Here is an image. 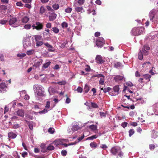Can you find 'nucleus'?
Wrapping results in <instances>:
<instances>
[{
  "instance_id": "f257e3e1",
  "label": "nucleus",
  "mask_w": 158,
  "mask_h": 158,
  "mask_svg": "<svg viewBox=\"0 0 158 158\" xmlns=\"http://www.w3.org/2000/svg\"><path fill=\"white\" fill-rule=\"evenodd\" d=\"M33 89L37 98L38 96L44 97L45 96L44 88L41 85H35L33 86Z\"/></svg>"
},
{
  "instance_id": "f03ea898",
  "label": "nucleus",
  "mask_w": 158,
  "mask_h": 158,
  "mask_svg": "<svg viewBox=\"0 0 158 158\" xmlns=\"http://www.w3.org/2000/svg\"><path fill=\"white\" fill-rule=\"evenodd\" d=\"M157 12V10L155 9H153L151 10L148 15L149 17L150 21L154 23H157V21L155 20V16Z\"/></svg>"
},
{
  "instance_id": "7ed1b4c3",
  "label": "nucleus",
  "mask_w": 158,
  "mask_h": 158,
  "mask_svg": "<svg viewBox=\"0 0 158 158\" xmlns=\"http://www.w3.org/2000/svg\"><path fill=\"white\" fill-rule=\"evenodd\" d=\"M111 152L113 154H118L120 157H121L123 155V153L121 151L120 148L118 147H114L112 148L111 150Z\"/></svg>"
},
{
  "instance_id": "20e7f679",
  "label": "nucleus",
  "mask_w": 158,
  "mask_h": 158,
  "mask_svg": "<svg viewBox=\"0 0 158 158\" xmlns=\"http://www.w3.org/2000/svg\"><path fill=\"white\" fill-rule=\"evenodd\" d=\"M31 37H26L25 38L23 41V44L24 48H26L31 46Z\"/></svg>"
},
{
  "instance_id": "39448f33",
  "label": "nucleus",
  "mask_w": 158,
  "mask_h": 158,
  "mask_svg": "<svg viewBox=\"0 0 158 158\" xmlns=\"http://www.w3.org/2000/svg\"><path fill=\"white\" fill-rule=\"evenodd\" d=\"M32 27L33 29H36L37 30H40L43 29V25L39 22H37L35 24H33Z\"/></svg>"
},
{
  "instance_id": "423d86ee",
  "label": "nucleus",
  "mask_w": 158,
  "mask_h": 158,
  "mask_svg": "<svg viewBox=\"0 0 158 158\" xmlns=\"http://www.w3.org/2000/svg\"><path fill=\"white\" fill-rule=\"evenodd\" d=\"M9 24L14 27H16L19 25V24L18 23L16 19L15 18H12L10 20Z\"/></svg>"
},
{
  "instance_id": "0eeeda50",
  "label": "nucleus",
  "mask_w": 158,
  "mask_h": 158,
  "mask_svg": "<svg viewBox=\"0 0 158 158\" xmlns=\"http://www.w3.org/2000/svg\"><path fill=\"white\" fill-rule=\"evenodd\" d=\"M105 41L102 37L99 38L97 40L96 42V45L98 47H101L104 44Z\"/></svg>"
},
{
  "instance_id": "6e6552de",
  "label": "nucleus",
  "mask_w": 158,
  "mask_h": 158,
  "mask_svg": "<svg viewBox=\"0 0 158 158\" xmlns=\"http://www.w3.org/2000/svg\"><path fill=\"white\" fill-rule=\"evenodd\" d=\"M71 126L74 132L78 131L80 128L79 124L76 122L73 123Z\"/></svg>"
},
{
  "instance_id": "1a4fd4ad",
  "label": "nucleus",
  "mask_w": 158,
  "mask_h": 158,
  "mask_svg": "<svg viewBox=\"0 0 158 158\" xmlns=\"http://www.w3.org/2000/svg\"><path fill=\"white\" fill-rule=\"evenodd\" d=\"M74 6L75 7V10L77 12L82 13L84 12L83 8L81 7H78L77 3L74 2Z\"/></svg>"
},
{
  "instance_id": "9d476101",
  "label": "nucleus",
  "mask_w": 158,
  "mask_h": 158,
  "mask_svg": "<svg viewBox=\"0 0 158 158\" xmlns=\"http://www.w3.org/2000/svg\"><path fill=\"white\" fill-rule=\"evenodd\" d=\"M150 49V47L148 45H145L144 46L143 48L141 50L143 54L144 55H147L148 53V50Z\"/></svg>"
},
{
  "instance_id": "9b49d317",
  "label": "nucleus",
  "mask_w": 158,
  "mask_h": 158,
  "mask_svg": "<svg viewBox=\"0 0 158 158\" xmlns=\"http://www.w3.org/2000/svg\"><path fill=\"white\" fill-rule=\"evenodd\" d=\"M142 78H143V81L145 82H148L150 81V78L151 77V75L149 74H145L141 76Z\"/></svg>"
},
{
  "instance_id": "f8f14e48",
  "label": "nucleus",
  "mask_w": 158,
  "mask_h": 158,
  "mask_svg": "<svg viewBox=\"0 0 158 158\" xmlns=\"http://www.w3.org/2000/svg\"><path fill=\"white\" fill-rule=\"evenodd\" d=\"M7 87L4 83H1L0 84V92L3 93L6 91Z\"/></svg>"
},
{
  "instance_id": "ddd939ff",
  "label": "nucleus",
  "mask_w": 158,
  "mask_h": 158,
  "mask_svg": "<svg viewBox=\"0 0 158 158\" xmlns=\"http://www.w3.org/2000/svg\"><path fill=\"white\" fill-rule=\"evenodd\" d=\"M131 33L134 35H140V32L138 31L137 27L133 28L131 30Z\"/></svg>"
},
{
  "instance_id": "4468645a",
  "label": "nucleus",
  "mask_w": 158,
  "mask_h": 158,
  "mask_svg": "<svg viewBox=\"0 0 158 158\" xmlns=\"http://www.w3.org/2000/svg\"><path fill=\"white\" fill-rule=\"evenodd\" d=\"M96 60L97 62L99 64H102L104 61L103 60L102 57L100 55H98L96 56Z\"/></svg>"
},
{
  "instance_id": "2eb2a0df",
  "label": "nucleus",
  "mask_w": 158,
  "mask_h": 158,
  "mask_svg": "<svg viewBox=\"0 0 158 158\" xmlns=\"http://www.w3.org/2000/svg\"><path fill=\"white\" fill-rule=\"evenodd\" d=\"M151 66V64L149 62L144 63L143 64V67L144 69H149Z\"/></svg>"
},
{
  "instance_id": "dca6fc26",
  "label": "nucleus",
  "mask_w": 158,
  "mask_h": 158,
  "mask_svg": "<svg viewBox=\"0 0 158 158\" xmlns=\"http://www.w3.org/2000/svg\"><path fill=\"white\" fill-rule=\"evenodd\" d=\"M17 114L21 117H23L24 115V112L23 110L19 109L16 112Z\"/></svg>"
},
{
  "instance_id": "f3484780",
  "label": "nucleus",
  "mask_w": 158,
  "mask_h": 158,
  "mask_svg": "<svg viewBox=\"0 0 158 158\" xmlns=\"http://www.w3.org/2000/svg\"><path fill=\"white\" fill-rule=\"evenodd\" d=\"M57 15L54 13H52L49 16V20L52 21L54 20L56 17Z\"/></svg>"
},
{
  "instance_id": "a211bd4d",
  "label": "nucleus",
  "mask_w": 158,
  "mask_h": 158,
  "mask_svg": "<svg viewBox=\"0 0 158 158\" xmlns=\"http://www.w3.org/2000/svg\"><path fill=\"white\" fill-rule=\"evenodd\" d=\"M44 45L48 48V50L49 51L51 52H54V49L53 47L51 45H50L48 43H45Z\"/></svg>"
},
{
  "instance_id": "6ab92c4d",
  "label": "nucleus",
  "mask_w": 158,
  "mask_h": 158,
  "mask_svg": "<svg viewBox=\"0 0 158 158\" xmlns=\"http://www.w3.org/2000/svg\"><path fill=\"white\" fill-rule=\"evenodd\" d=\"M113 90L114 92V93L113 94V95L115 96L117 95L119 93V88L118 85H116L113 88Z\"/></svg>"
},
{
  "instance_id": "aec40b11",
  "label": "nucleus",
  "mask_w": 158,
  "mask_h": 158,
  "mask_svg": "<svg viewBox=\"0 0 158 158\" xmlns=\"http://www.w3.org/2000/svg\"><path fill=\"white\" fill-rule=\"evenodd\" d=\"M42 62V60L40 59L38 60L37 62H36L34 64V66L36 68H37L40 66Z\"/></svg>"
},
{
  "instance_id": "412c9836",
  "label": "nucleus",
  "mask_w": 158,
  "mask_h": 158,
  "mask_svg": "<svg viewBox=\"0 0 158 158\" xmlns=\"http://www.w3.org/2000/svg\"><path fill=\"white\" fill-rule=\"evenodd\" d=\"M123 76L120 75H116L114 77V79L116 81H118L122 80L123 79Z\"/></svg>"
},
{
  "instance_id": "4be33fe9",
  "label": "nucleus",
  "mask_w": 158,
  "mask_h": 158,
  "mask_svg": "<svg viewBox=\"0 0 158 158\" xmlns=\"http://www.w3.org/2000/svg\"><path fill=\"white\" fill-rule=\"evenodd\" d=\"M121 63L119 62H115L114 63V67L116 68H119L123 67Z\"/></svg>"
},
{
  "instance_id": "5701e85b",
  "label": "nucleus",
  "mask_w": 158,
  "mask_h": 158,
  "mask_svg": "<svg viewBox=\"0 0 158 158\" xmlns=\"http://www.w3.org/2000/svg\"><path fill=\"white\" fill-rule=\"evenodd\" d=\"M8 137L11 139H14L16 137L17 135L13 132H9L8 134Z\"/></svg>"
},
{
  "instance_id": "b1692460",
  "label": "nucleus",
  "mask_w": 158,
  "mask_h": 158,
  "mask_svg": "<svg viewBox=\"0 0 158 158\" xmlns=\"http://www.w3.org/2000/svg\"><path fill=\"white\" fill-rule=\"evenodd\" d=\"M73 132H74V131H73L71 126L69 127L67 130L68 134L69 135H72Z\"/></svg>"
},
{
  "instance_id": "393cba45",
  "label": "nucleus",
  "mask_w": 158,
  "mask_h": 158,
  "mask_svg": "<svg viewBox=\"0 0 158 158\" xmlns=\"http://www.w3.org/2000/svg\"><path fill=\"white\" fill-rule=\"evenodd\" d=\"M61 141L59 139H57L55 140L53 142V143L54 144V145L56 146H57L60 144H61L62 143Z\"/></svg>"
},
{
  "instance_id": "a878e982",
  "label": "nucleus",
  "mask_w": 158,
  "mask_h": 158,
  "mask_svg": "<svg viewBox=\"0 0 158 158\" xmlns=\"http://www.w3.org/2000/svg\"><path fill=\"white\" fill-rule=\"evenodd\" d=\"M84 135H83L81 137H79L78 138V141H76L74 142L71 143V144H69V145H73L75 144L76 143H77L78 142H79L81 140H82L84 138Z\"/></svg>"
},
{
  "instance_id": "bb28decb",
  "label": "nucleus",
  "mask_w": 158,
  "mask_h": 158,
  "mask_svg": "<svg viewBox=\"0 0 158 158\" xmlns=\"http://www.w3.org/2000/svg\"><path fill=\"white\" fill-rule=\"evenodd\" d=\"M89 128L92 131H95L97 130V126L95 125H92L89 126Z\"/></svg>"
},
{
  "instance_id": "cd10ccee",
  "label": "nucleus",
  "mask_w": 158,
  "mask_h": 158,
  "mask_svg": "<svg viewBox=\"0 0 158 158\" xmlns=\"http://www.w3.org/2000/svg\"><path fill=\"white\" fill-rule=\"evenodd\" d=\"M82 28V26L81 24H78L76 26L74 29L75 31H80L81 30Z\"/></svg>"
},
{
  "instance_id": "c85d7f7f",
  "label": "nucleus",
  "mask_w": 158,
  "mask_h": 158,
  "mask_svg": "<svg viewBox=\"0 0 158 158\" xmlns=\"http://www.w3.org/2000/svg\"><path fill=\"white\" fill-rule=\"evenodd\" d=\"M138 31L140 32V34H143L144 33V28L143 27H137Z\"/></svg>"
},
{
  "instance_id": "c756f323",
  "label": "nucleus",
  "mask_w": 158,
  "mask_h": 158,
  "mask_svg": "<svg viewBox=\"0 0 158 158\" xmlns=\"http://www.w3.org/2000/svg\"><path fill=\"white\" fill-rule=\"evenodd\" d=\"M50 64L51 62L50 61H48L46 62L43 65V68L44 69L47 68Z\"/></svg>"
},
{
  "instance_id": "7c9ffc66",
  "label": "nucleus",
  "mask_w": 158,
  "mask_h": 158,
  "mask_svg": "<svg viewBox=\"0 0 158 158\" xmlns=\"http://www.w3.org/2000/svg\"><path fill=\"white\" fill-rule=\"evenodd\" d=\"M158 135H157V133L154 130L152 131V134L151 135L152 137L154 139L156 138L157 137Z\"/></svg>"
},
{
  "instance_id": "2f4dec72",
  "label": "nucleus",
  "mask_w": 158,
  "mask_h": 158,
  "mask_svg": "<svg viewBox=\"0 0 158 158\" xmlns=\"http://www.w3.org/2000/svg\"><path fill=\"white\" fill-rule=\"evenodd\" d=\"M105 76H103L102 77L100 78V81H99V84L103 85L104 83V81H105Z\"/></svg>"
},
{
  "instance_id": "473e14b6",
  "label": "nucleus",
  "mask_w": 158,
  "mask_h": 158,
  "mask_svg": "<svg viewBox=\"0 0 158 158\" xmlns=\"http://www.w3.org/2000/svg\"><path fill=\"white\" fill-rule=\"evenodd\" d=\"M35 53V50L34 49H31L28 50L27 52V55H30L34 54Z\"/></svg>"
},
{
  "instance_id": "72a5a7b5",
  "label": "nucleus",
  "mask_w": 158,
  "mask_h": 158,
  "mask_svg": "<svg viewBox=\"0 0 158 158\" xmlns=\"http://www.w3.org/2000/svg\"><path fill=\"white\" fill-rule=\"evenodd\" d=\"M98 136V135H93L90 137H89L87 138V139L93 140L94 139L97 138Z\"/></svg>"
},
{
  "instance_id": "f704fd0d",
  "label": "nucleus",
  "mask_w": 158,
  "mask_h": 158,
  "mask_svg": "<svg viewBox=\"0 0 158 158\" xmlns=\"http://www.w3.org/2000/svg\"><path fill=\"white\" fill-rule=\"evenodd\" d=\"M28 18L27 16H25L22 19V22L24 23H26L28 22Z\"/></svg>"
},
{
  "instance_id": "c9c22d12",
  "label": "nucleus",
  "mask_w": 158,
  "mask_h": 158,
  "mask_svg": "<svg viewBox=\"0 0 158 158\" xmlns=\"http://www.w3.org/2000/svg\"><path fill=\"white\" fill-rule=\"evenodd\" d=\"M143 54L141 50L138 54V58L140 60H142L143 58Z\"/></svg>"
},
{
  "instance_id": "e433bc0d",
  "label": "nucleus",
  "mask_w": 158,
  "mask_h": 158,
  "mask_svg": "<svg viewBox=\"0 0 158 158\" xmlns=\"http://www.w3.org/2000/svg\"><path fill=\"white\" fill-rule=\"evenodd\" d=\"M35 38L36 41L41 40L42 39L41 36L38 35L35 36Z\"/></svg>"
},
{
  "instance_id": "4c0bfd02",
  "label": "nucleus",
  "mask_w": 158,
  "mask_h": 158,
  "mask_svg": "<svg viewBox=\"0 0 158 158\" xmlns=\"http://www.w3.org/2000/svg\"><path fill=\"white\" fill-rule=\"evenodd\" d=\"M49 93L51 94L52 93L55 92V89L52 87H49L48 90Z\"/></svg>"
},
{
  "instance_id": "58836bf2",
  "label": "nucleus",
  "mask_w": 158,
  "mask_h": 158,
  "mask_svg": "<svg viewBox=\"0 0 158 158\" xmlns=\"http://www.w3.org/2000/svg\"><path fill=\"white\" fill-rule=\"evenodd\" d=\"M90 146L92 148H95L97 146V144L96 143L92 142L90 143Z\"/></svg>"
},
{
  "instance_id": "ea45409f",
  "label": "nucleus",
  "mask_w": 158,
  "mask_h": 158,
  "mask_svg": "<svg viewBox=\"0 0 158 158\" xmlns=\"http://www.w3.org/2000/svg\"><path fill=\"white\" fill-rule=\"evenodd\" d=\"M36 42V46L37 47L40 46L43 44V42L41 41H37Z\"/></svg>"
},
{
  "instance_id": "a19ab883",
  "label": "nucleus",
  "mask_w": 158,
  "mask_h": 158,
  "mask_svg": "<svg viewBox=\"0 0 158 158\" xmlns=\"http://www.w3.org/2000/svg\"><path fill=\"white\" fill-rule=\"evenodd\" d=\"M45 9L43 6H41L40 9V13L42 14H43L45 11Z\"/></svg>"
},
{
  "instance_id": "79ce46f5",
  "label": "nucleus",
  "mask_w": 158,
  "mask_h": 158,
  "mask_svg": "<svg viewBox=\"0 0 158 158\" xmlns=\"http://www.w3.org/2000/svg\"><path fill=\"white\" fill-rule=\"evenodd\" d=\"M91 106L92 107L94 108H98V107L96 103L94 102H91Z\"/></svg>"
},
{
  "instance_id": "37998d69",
  "label": "nucleus",
  "mask_w": 158,
  "mask_h": 158,
  "mask_svg": "<svg viewBox=\"0 0 158 158\" xmlns=\"http://www.w3.org/2000/svg\"><path fill=\"white\" fill-rule=\"evenodd\" d=\"M54 149V147L51 145H49L47 147V149L48 150H52Z\"/></svg>"
},
{
  "instance_id": "c03bdc74",
  "label": "nucleus",
  "mask_w": 158,
  "mask_h": 158,
  "mask_svg": "<svg viewBox=\"0 0 158 158\" xmlns=\"http://www.w3.org/2000/svg\"><path fill=\"white\" fill-rule=\"evenodd\" d=\"M85 92V93H87L89 90V89L87 85H85L84 88Z\"/></svg>"
},
{
  "instance_id": "a18cd8bd",
  "label": "nucleus",
  "mask_w": 158,
  "mask_h": 158,
  "mask_svg": "<svg viewBox=\"0 0 158 158\" xmlns=\"http://www.w3.org/2000/svg\"><path fill=\"white\" fill-rule=\"evenodd\" d=\"M54 129L53 128L50 127L48 129V132L51 134L54 133Z\"/></svg>"
},
{
  "instance_id": "49530a36",
  "label": "nucleus",
  "mask_w": 158,
  "mask_h": 158,
  "mask_svg": "<svg viewBox=\"0 0 158 158\" xmlns=\"http://www.w3.org/2000/svg\"><path fill=\"white\" fill-rule=\"evenodd\" d=\"M53 31L55 33H57L59 32V29L56 27H53L52 28Z\"/></svg>"
},
{
  "instance_id": "de8ad7c7",
  "label": "nucleus",
  "mask_w": 158,
  "mask_h": 158,
  "mask_svg": "<svg viewBox=\"0 0 158 158\" xmlns=\"http://www.w3.org/2000/svg\"><path fill=\"white\" fill-rule=\"evenodd\" d=\"M85 0H78L77 1L78 4H79L80 5H83L84 3L85 2Z\"/></svg>"
},
{
  "instance_id": "09e8293b",
  "label": "nucleus",
  "mask_w": 158,
  "mask_h": 158,
  "mask_svg": "<svg viewBox=\"0 0 158 158\" xmlns=\"http://www.w3.org/2000/svg\"><path fill=\"white\" fill-rule=\"evenodd\" d=\"M61 66L58 64H56L53 68V69L54 70H58L60 68Z\"/></svg>"
},
{
  "instance_id": "8fccbe9b",
  "label": "nucleus",
  "mask_w": 158,
  "mask_h": 158,
  "mask_svg": "<svg viewBox=\"0 0 158 158\" xmlns=\"http://www.w3.org/2000/svg\"><path fill=\"white\" fill-rule=\"evenodd\" d=\"M26 54L24 53H19L17 55V56L21 57V58L24 57L26 56Z\"/></svg>"
},
{
  "instance_id": "3c124183",
  "label": "nucleus",
  "mask_w": 158,
  "mask_h": 158,
  "mask_svg": "<svg viewBox=\"0 0 158 158\" xmlns=\"http://www.w3.org/2000/svg\"><path fill=\"white\" fill-rule=\"evenodd\" d=\"M72 9L70 7H68L65 9V11L66 13H70L71 12Z\"/></svg>"
},
{
  "instance_id": "603ef678",
  "label": "nucleus",
  "mask_w": 158,
  "mask_h": 158,
  "mask_svg": "<svg viewBox=\"0 0 158 158\" xmlns=\"http://www.w3.org/2000/svg\"><path fill=\"white\" fill-rule=\"evenodd\" d=\"M48 112V110L46 109H44L43 110L40 111L39 113L40 114H44Z\"/></svg>"
},
{
  "instance_id": "864d4df0",
  "label": "nucleus",
  "mask_w": 158,
  "mask_h": 158,
  "mask_svg": "<svg viewBox=\"0 0 158 158\" xmlns=\"http://www.w3.org/2000/svg\"><path fill=\"white\" fill-rule=\"evenodd\" d=\"M129 136L131 137L134 133V131L133 129H131L129 131Z\"/></svg>"
},
{
  "instance_id": "5fc2aeb1",
  "label": "nucleus",
  "mask_w": 158,
  "mask_h": 158,
  "mask_svg": "<svg viewBox=\"0 0 158 158\" xmlns=\"http://www.w3.org/2000/svg\"><path fill=\"white\" fill-rule=\"evenodd\" d=\"M111 89L110 87L105 88L103 89V92L104 93H106L110 91Z\"/></svg>"
},
{
  "instance_id": "6e6d98bb",
  "label": "nucleus",
  "mask_w": 158,
  "mask_h": 158,
  "mask_svg": "<svg viewBox=\"0 0 158 158\" xmlns=\"http://www.w3.org/2000/svg\"><path fill=\"white\" fill-rule=\"evenodd\" d=\"M61 26L63 28H66L68 27V24L64 22L61 24Z\"/></svg>"
},
{
  "instance_id": "4d7b16f0",
  "label": "nucleus",
  "mask_w": 158,
  "mask_h": 158,
  "mask_svg": "<svg viewBox=\"0 0 158 158\" xmlns=\"http://www.w3.org/2000/svg\"><path fill=\"white\" fill-rule=\"evenodd\" d=\"M50 102L49 101H48L46 102V104L45 106V108L46 109H49L50 107Z\"/></svg>"
},
{
  "instance_id": "13d9d810",
  "label": "nucleus",
  "mask_w": 158,
  "mask_h": 158,
  "mask_svg": "<svg viewBox=\"0 0 158 158\" xmlns=\"http://www.w3.org/2000/svg\"><path fill=\"white\" fill-rule=\"evenodd\" d=\"M31 25L30 24H27L24 26V27L26 29H29L31 28Z\"/></svg>"
},
{
  "instance_id": "bf43d9fd",
  "label": "nucleus",
  "mask_w": 158,
  "mask_h": 158,
  "mask_svg": "<svg viewBox=\"0 0 158 158\" xmlns=\"http://www.w3.org/2000/svg\"><path fill=\"white\" fill-rule=\"evenodd\" d=\"M127 90L129 92H130L131 93H133V92L130 89H128V88L127 86H124V87L123 90L124 91V90Z\"/></svg>"
},
{
  "instance_id": "052dcab7",
  "label": "nucleus",
  "mask_w": 158,
  "mask_h": 158,
  "mask_svg": "<svg viewBox=\"0 0 158 158\" xmlns=\"http://www.w3.org/2000/svg\"><path fill=\"white\" fill-rule=\"evenodd\" d=\"M59 5L58 4H54L53 5V8L55 10H57L59 8Z\"/></svg>"
},
{
  "instance_id": "680f3d73",
  "label": "nucleus",
  "mask_w": 158,
  "mask_h": 158,
  "mask_svg": "<svg viewBox=\"0 0 158 158\" xmlns=\"http://www.w3.org/2000/svg\"><path fill=\"white\" fill-rule=\"evenodd\" d=\"M7 20H0V23L1 24H5L7 22Z\"/></svg>"
},
{
  "instance_id": "e2e57ef3",
  "label": "nucleus",
  "mask_w": 158,
  "mask_h": 158,
  "mask_svg": "<svg viewBox=\"0 0 158 158\" xmlns=\"http://www.w3.org/2000/svg\"><path fill=\"white\" fill-rule=\"evenodd\" d=\"M149 148L151 150H152L154 149L155 148V146L154 144H150L149 145Z\"/></svg>"
},
{
  "instance_id": "0e129e2a",
  "label": "nucleus",
  "mask_w": 158,
  "mask_h": 158,
  "mask_svg": "<svg viewBox=\"0 0 158 158\" xmlns=\"http://www.w3.org/2000/svg\"><path fill=\"white\" fill-rule=\"evenodd\" d=\"M126 85L129 86H133V84L130 81H128L126 83Z\"/></svg>"
},
{
  "instance_id": "69168bd1",
  "label": "nucleus",
  "mask_w": 158,
  "mask_h": 158,
  "mask_svg": "<svg viewBox=\"0 0 158 158\" xmlns=\"http://www.w3.org/2000/svg\"><path fill=\"white\" fill-rule=\"evenodd\" d=\"M46 27L48 28H50L52 27V24L50 23H48L46 25Z\"/></svg>"
},
{
  "instance_id": "338daca9",
  "label": "nucleus",
  "mask_w": 158,
  "mask_h": 158,
  "mask_svg": "<svg viewBox=\"0 0 158 158\" xmlns=\"http://www.w3.org/2000/svg\"><path fill=\"white\" fill-rule=\"evenodd\" d=\"M100 148L103 149H106L107 148V146L105 144H101L100 145Z\"/></svg>"
},
{
  "instance_id": "774afa93",
  "label": "nucleus",
  "mask_w": 158,
  "mask_h": 158,
  "mask_svg": "<svg viewBox=\"0 0 158 158\" xmlns=\"http://www.w3.org/2000/svg\"><path fill=\"white\" fill-rule=\"evenodd\" d=\"M77 92L78 93H81L82 92V89L80 87H79L77 89Z\"/></svg>"
}]
</instances>
